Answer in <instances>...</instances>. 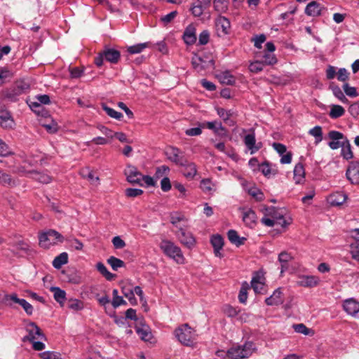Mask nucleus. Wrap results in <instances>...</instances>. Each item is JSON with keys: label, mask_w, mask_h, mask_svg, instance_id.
I'll list each match as a JSON object with an SVG mask.
<instances>
[{"label": "nucleus", "mask_w": 359, "mask_h": 359, "mask_svg": "<svg viewBox=\"0 0 359 359\" xmlns=\"http://www.w3.org/2000/svg\"><path fill=\"white\" fill-rule=\"evenodd\" d=\"M160 248L165 255L175 260L177 264H182L184 263V257L180 247L174 243L163 240L160 244Z\"/></svg>", "instance_id": "1"}, {"label": "nucleus", "mask_w": 359, "mask_h": 359, "mask_svg": "<svg viewBox=\"0 0 359 359\" xmlns=\"http://www.w3.org/2000/svg\"><path fill=\"white\" fill-rule=\"evenodd\" d=\"M262 212L265 216H269L274 219L276 224L281 226L283 228L287 227L292 223V218L290 217H285L282 211L276 208L275 207H267L264 205L261 209Z\"/></svg>", "instance_id": "2"}, {"label": "nucleus", "mask_w": 359, "mask_h": 359, "mask_svg": "<svg viewBox=\"0 0 359 359\" xmlns=\"http://www.w3.org/2000/svg\"><path fill=\"white\" fill-rule=\"evenodd\" d=\"M255 349L252 342H246L242 346H233L226 352V355L231 359H243L252 355Z\"/></svg>", "instance_id": "3"}, {"label": "nucleus", "mask_w": 359, "mask_h": 359, "mask_svg": "<svg viewBox=\"0 0 359 359\" xmlns=\"http://www.w3.org/2000/svg\"><path fill=\"white\" fill-rule=\"evenodd\" d=\"M175 334L178 341L185 346H191L195 339L194 330L187 323L177 328Z\"/></svg>", "instance_id": "4"}, {"label": "nucleus", "mask_w": 359, "mask_h": 359, "mask_svg": "<svg viewBox=\"0 0 359 359\" xmlns=\"http://www.w3.org/2000/svg\"><path fill=\"white\" fill-rule=\"evenodd\" d=\"M63 241V236L53 229H50L39 236V245L44 248H49L50 245L55 244L57 241L62 243Z\"/></svg>", "instance_id": "5"}, {"label": "nucleus", "mask_w": 359, "mask_h": 359, "mask_svg": "<svg viewBox=\"0 0 359 359\" xmlns=\"http://www.w3.org/2000/svg\"><path fill=\"white\" fill-rule=\"evenodd\" d=\"M176 235L180 243L188 248H191L195 245V238L185 227H180Z\"/></svg>", "instance_id": "6"}, {"label": "nucleus", "mask_w": 359, "mask_h": 359, "mask_svg": "<svg viewBox=\"0 0 359 359\" xmlns=\"http://www.w3.org/2000/svg\"><path fill=\"white\" fill-rule=\"evenodd\" d=\"M124 174L126 176L127 181L131 184H138L141 186V179L142 174L138 171L137 168L132 165H128L125 169Z\"/></svg>", "instance_id": "7"}, {"label": "nucleus", "mask_w": 359, "mask_h": 359, "mask_svg": "<svg viewBox=\"0 0 359 359\" xmlns=\"http://www.w3.org/2000/svg\"><path fill=\"white\" fill-rule=\"evenodd\" d=\"M344 311L353 318L359 317V302L354 298L345 299L342 304Z\"/></svg>", "instance_id": "8"}, {"label": "nucleus", "mask_w": 359, "mask_h": 359, "mask_svg": "<svg viewBox=\"0 0 359 359\" xmlns=\"http://www.w3.org/2000/svg\"><path fill=\"white\" fill-rule=\"evenodd\" d=\"M165 154L168 158L177 165H184L187 163V159L182 155V151L176 147L168 148Z\"/></svg>", "instance_id": "9"}, {"label": "nucleus", "mask_w": 359, "mask_h": 359, "mask_svg": "<svg viewBox=\"0 0 359 359\" xmlns=\"http://www.w3.org/2000/svg\"><path fill=\"white\" fill-rule=\"evenodd\" d=\"M26 330L28 332V335L23 338V341L28 340L32 342L39 338L45 339V336L41 329L34 323H28Z\"/></svg>", "instance_id": "10"}, {"label": "nucleus", "mask_w": 359, "mask_h": 359, "mask_svg": "<svg viewBox=\"0 0 359 359\" xmlns=\"http://www.w3.org/2000/svg\"><path fill=\"white\" fill-rule=\"evenodd\" d=\"M348 180L353 184H359V162L350 163L346 172Z\"/></svg>", "instance_id": "11"}, {"label": "nucleus", "mask_w": 359, "mask_h": 359, "mask_svg": "<svg viewBox=\"0 0 359 359\" xmlns=\"http://www.w3.org/2000/svg\"><path fill=\"white\" fill-rule=\"evenodd\" d=\"M328 137L330 139V142L328 143L330 149L335 150L339 149L343 143V140L346 139L343 133L336 131L331 130L328 133Z\"/></svg>", "instance_id": "12"}, {"label": "nucleus", "mask_w": 359, "mask_h": 359, "mask_svg": "<svg viewBox=\"0 0 359 359\" xmlns=\"http://www.w3.org/2000/svg\"><path fill=\"white\" fill-rule=\"evenodd\" d=\"M320 278L316 276H300L297 281V285L304 287H314L319 285Z\"/></svg>", "instance_id": "13"}, {"label": "nucleus", "mask_w": 359, "mask_h": 359, "mask_svg": "<svg viewBox=\"0 0 359 359\" xmlns=\"http://www.w3.org/2000/svg\"><path fill=\"white\" fill-rule=\"evenodd\" d=\"M183 39L187 45H193L196 43V28L194 24L188 25L183 34Z\"/></svg>", "instance_id": "14"}, {"label": "nucleus", "mask_w": 359, "mask_h": 359, "mask_svg": "<svg viewBox=\"0 0 359 359\" xmlns=\"http://www.w3.org/2000/svg\"><path fill=\"white\" fill-rule=\"evenodd\" d=\"M244 143L246 147L250 151V154H253L259 150L262 146L261 142L256 143L255 135L253 133L248 134L244 137Z\"/></svg>", "instance_id": "15"}, {"label": "nucleus", "mask_w": 359, "mask_h": 359, "mask_svg": "<svg viewBox=\"0 0 359 359\" xmlns=\"http://www.w3.org/2000/svg\"><path fill=\"white\" fill-rule=\"evenodd\" d=\"M15 123L11 113L3 108L0 109V126L4 128H12Z\"/></svg>", "instance_id": "16"}, {"label": "nucleus", "mask_w": 359, "mask_h": 359, "mask_svg": "<svg viewBox=\"0 0 359 359\" xmlns=\"http://www.w3.org/2000/svg\"><path fill=\"white\" fill-rule=\"evenodd\" d=\"M210 243L214 248V254L216 257L222 258L223 255L220 250L224 246V239L220 235H214L211 237Z\"/></svg>", "instance_id": "17"}, {"label": "nucleus", "mask_w": 359, "mask_h": 359, "mask_svg": "<svg viewBox=\"0 0 359 359\" xmlns=\"http://www.w3.org/2000/svg\"><path fill=\"white\" fill-rule=\"evenodd\" d=\"M348 196L342 191H336L330 194L328 197V201L332 205H341L347 199Z\"/></svg>", "instance_id": "18"}, {"label": "nucleus", "mask_w": 359, "mask_h": 359, "mask_svg": "<svg viewBox=\"0 0 359 359\" xmlns=\"http://www.w3.org/2000/svg\"><path fill=\"white\" fill-rule=\"evenodd\" d=\"M208 129L213 130V132L219 136L224 137L226 135V130L222 126L221 122L210 121L203 123Z\"/></svg>", "instance_id": "19"}, {"label": "nucleus", "mask_w": 359, "mask_h": 359, "mask_svg": "<svg viewBox=\"0 0 359 359\" xmlns=\"http://www.w3.org/2000/svg\"><path fill=\"white\" fill-rule=\"evenodd\" d=\"M323 7L316 1L309 3L305 9V13L309 16H318L321 14Z\"/></svg>", "instance_id": "20"}, {"label": "nucleus", "mask_w": 359, "mask_h": 359, "mask_svg": "<svg viewBox=\"0 0 359 359\" xmlns=\"http://www.w3.org/2000/svg\"><path fill=\"white\" fill-rule=\"evenodd\" d=\"M104 59L111 63H117L120 59L121 54L118 50L113 48H105L103 51Z\"/></svg>", "instance_id": "21"}, {"label": "nucleus", "mask_w": 359, "mask_h": 359, "mask_svg": "<svg viewBox=\"0 0 359 359\" xmlns=\"http://www.w3.org/2000/svg\"><path fill=\"white\" fill-rule=\"evenodd\" d=\"M136 332L140 338L144 341H151L153 338L150 328L145 325L136 327Z\"/></svg>", "instance_id": "22"}, {"label": "nucleus", "mask_w": 359, "mask_h": 359, "mask_svg": "<svg viewBox=\"0 0 359 359\" xmlns=\"http://www.w3.org/2000/svg\"><path fill=\"white\" fill-rule=\"evenodd\" d=\"M282 292L280 289L276 290L273 293L266 299L265 302L269 306H275L282 304Z\"/></svg>", "instance_id": "23"}, {"label": "nucleus", "mask_w": 359, "mask_h": 359, "mask_svg": "<svg viewBox=\"0 0 359 359\" xmlns=\"http://www.w3.org/2000/svg\"><path fill=\"white\" fill-rule=\"evenodd\" d=\"M216 27L218 32L227 34L230 28V22L225 17H219L216 21Z\"/></svg>", "instance_id": "24"}, {"label": "nucleus", "mask_w": 359, "mask_h": 359, "mask_svg": "<svg viewBox=\"0 0 359 359\" xmlns=\"http://www.w3.org/2000/svg\"><path fill=\"white\" fill-rule=\"evenodd\" d=\"M305 170L302 163H297L294 168V180L296 184H300L304 181Z\"/></svg>", "instance_id": "25"}, {"label": "nucleus", "mask_w": 359, "mask_h": 359, "mask_svg": "<svg viewBox=\"0 0 359 359\" xmlns=\"http://www.w3.org/2000/svg\"><path fill=\"white\" fill-rule=\"evenodd\" d=\"M227 236L229 241L238 247L243 245L245 241H246L245 237H240L235 230H229L227 233Z\"/></svg>", "instance_id": "26"}, {"label": "nucleus", "mask_w": 359, "mask_h": 359, "mask_svg": "<svg viewBox=\"0 0 359 359\" xmlns=\"http://www.w3.org/2000/svg\"><path fill=\"white\" fill-rule=\"evenodd\" d=\"M243 220L247 226L252 227L256 223V213L251 209L246 210L243 212Z\"/></svg>", "instance_id": "27"}, {"label": "nucleus", "mask_w": 359, "mask_h": 359, "mask_svg": "<svg viewBox=\"0 0 359 359\" xmlns=\"http://www.w3.org/2000/svg\"><path fill=\"white\" fill-rule=\"evenodd\" d=\"M0 184L11 187L16 185V182L9 174L0 170Z\"/></svg>", "instance_id": "28"}, {"label": "nucleus", "mask_w": 359, "mask_h": 359, "mask_svg": "<svg viewBox=\"0 0 359 359\" xmlns=\"http://www.w3.org/2000/svg\"><path fill=\"white\" fill-rule=\"evenodd\" d=\"M340 147H341V156L345 159L348 160L353 158V155L351 149V144L347 138L343 140V143Z\"/></svg>", "instance_id": "29"}, {"label": "nucleus", "mask_w": 359, "mask_h": 359, "mask_svg": "<svg viewBox=\"0 0 359 359\" xmlns=\"http://www.w3.org/2000/svg\"><path fill=\"white\" fill-rule=\"evenodd\" d=\"M262 278L259 276H256L252 278L251 281V286L255 293H262L264 287V283L262 280Z\"/></svg>", "instance_id": "30"}, {"label": "nucleus", "mask_w": 359, "mask_h": 359, "mask_svg": "<svg viewBox=\"0 0 359 359\" xmlns=\"http://www.w3.org/2000/svg\"><path fill=\"white\" fill-rule=\"evenodd\" d=\"M333 95L342 103H348V100L344 94L342 90L337 85L331 84L330 86Z\"/></svg>", "instance_id": "31"}, {"label": "nucleus", "mask_w": 359, "mask_h": 359, "mask_svg": "<svg viewBox=\"0 0 359 359\" xmlns=\"http://www.w3.org/2000/svg\"><path fill=\"white\" fill-rule=\"evenodd\" d=\"M68 262V255L67 252H62L58 256H57L54 260L53 261V266L59 269L62 267V265L67 264Z\"/></svg>", "instance_id": "32"}, {"label": "nucleus", "mask_w": 359, "mask_h": 359, "mask_svg": "<svg viewBox=\"0 0 359 359\" xmlns=\"http://www.w3.org/2000/svg\"><path fill=\"white\" fill-rule=\"evenodd\" d=\"M292 259V256L286 252H282L279 254L278 261L281 264L280 273H283L288 267V262Z\"/></svg>", "instance_id": "33"}, {"label": "nucleus", "mask_w": 359, "mask_h": 359, "mask_svg": "<svg viewBox=\"0 0 359 359\" xmlns=\"http://www.w3.org/2000/svg\"><path fill=\"white\" fill-rule=\"evenodd\" d=\"M187 221L184 216L180 213H174L170 215V222L176 227L180 229V227H186V225H180L181 222H185Z\"/></svg>", "instance_id": "34"}, {"label": "nucleus", "mask_w": 359, "mask_h": 359, "mask_svg": "<svg viewBox=\"0 0 359 359\" xmlns=\"http://www.w3.org/2000/svg\"><path fill=\"white\" fill-rule=\"evenodd\" d=\"M184 169V175L187 178H193L197 172L196 166L193 163H185Z\"/></svg>", "instance_id": "35"}, {"label": "nucleus", "mask_w": 359, "mask_h": 359, "mask_svg": "<svg viewBox=\"0 0 359 359\" xmlns=\"http://www.w3.org/2000/svg\"><path fill=\"white\" fill-rule=\"evenodd\" d=\"M345 114V109L340 105L333 104L329 113V116L332 118H337L342 116Z\"/></svg>", "instance_id": "36"}, {"label": "nucleus", "mask_w": 359, "mask_h": 359, "mask_svg": "<svg viewBox=\"0 0 359 359\" xmlns=\"http://www.w3.org/2000/svg\"><path fill=\"white\" fill-rule=\"evenodd\" d=\"M50 290L52 292H53V293H54L55 299L60 304H62L66 299L65 291L63 290H61L60 288H59L57 287H51Z\"/></svg>", "instance_id": "37"}, {"label": "nucleus", "mask_w": 359, "mask_h": 359, "mask_svg": "<svg viewBox=\"0 0 359 359\" xmlns=\"http://www.w3.org/2000/svg\"><path fill=\"white\" fill-rule=\"evenodd\" d=\"M259 170L266 177H269L271 175H276L278 173L276 169L271 168L269 163L264 162L259 165Z\"/></svg>", "instance_id": "38"}, {"label": "nucleus", "mask_w": 359, "mask_h": 359, "mask_svg": "<svg viewBox=\"0 0 359 359\" xmlns=\"http://www.w3.org/2000/svg\"><path fill=\"white\" fill-rule=\"evenodd\" d=\"M96 269L108 280H113L116 276L114 274L109 272L104 264L102 262H98L96 264Z\"/></svg>", "instance_id": "39"}, {"label": "nucleus", "mask_w": 359, "mask_h": 359, "mask_svg": "<svg viewBox=\"0 0 359 359\" xmlns=\"http://www.w3.org/2000/svg\"><path fill=\"white\" fill-rule=\"evenodd\" d=\"M22 299H23L18 298L17 294L15 293L6 294L4 297L5 304L9 306H13V303L20 305L21 301H22Z\"/></svg>", "instance_id": "40"}, {"label": "nucleus", "mask_w": 359, "mask_h": 359, "mask_svg": "<svg viewBox=\"0 0 359 359\" xmlns=\"http://www.w3.org/2000/svg\"><path fill=\"white\" fill-rule=\"evenodd\" d=\"M107 263L111 266L113 270L117 271L119 268L125 266V263L120 259L114 256L110 257L107 259Z\"/></svg>", "instance_id": "41"}, {"label": "nucleus", "mask_w": 359, "mask_h": 359, "mask_svg": "<svg viewBox=\"0 0 359 359\" xmlns=\"http://www.w3.org/2000/svg\"><path fill=\"white\" fill-rule=\"evenodd\" d=\"M149 45H150V43H149V42L135 44L134 46H129L128 48V52L130 53V54L140 53L144 49L149 47Z\"/></svg>", "instance_id": "42"}, {"label": "nucleus", "mask_w": 359, "mask_h": 359, "mask_svg": "<svg viewBox=\"0 0 359 359\" xmlns=\"http://www.w3.org/2000/svg\"><path fill=\"white\" fill-rule=\"evenodd\" d=\"M220 81L226 85H233L234 84L236 80L232 74H231L229 72H224L220 74L219 75Z\"/></svg>", "instance_id": "43"}, {"label": "nucleus", "mask_w": 359, "mask_h": 359, "mask_svg": "<svg viewBox=\"0 0 359 359\" xmlns=\"http://www.w3.org/2000/svg\"><path fill=\"white\" fill-rule=\"evenodd\" d=\"M309 133L316 138V144H318L323 140V132L320 126H315L311 129Z\"/></svg>", "instance_id": "44"}, {"label": "nucleus", "mask_w": 359, "mask_h": 359, "mask_svg": "<svg viewBox=\"0 0 359 359\" xmlns=\"http://www.w3.org/2000/svg\"><path fill=\"white\" fill-rule=\"evenodd\" d=\"M102 107L104 111L107 113V114L111 118L119 120L123 116L121 113L118 112L114 109L107 107L104 104H103Z\"/></svg>", "instance_id": "45"}, {"label": "nucleus", "mask_w": 359, "mask_h": 359, "mask_svg": "<svg viewBox=\"0 0 359 359\" xmlns=\"http://www.w3.org/2000/svg\"><path fill=\"white\" fill-rule=\"evenodd\" d=\"M228 1L229 0H214L213 4L215 9L218 12H225L227 9Z\"/></svg>", "instance_id": "46"}, {"label": "nucleus", "mask_w": 359, "mask_h": 359, "mask_svg": "<svg viewBox=\"0 0 359 359\" xmlns=\"http://www.w3.org/2000/svg\"><path fill=\"white\" fill-rule=\"evenodd\" d=\"M342 88L345 94L348 97H355L358 95L356 88L355 87L351 86L348 83H344Z\"/></svg>", "instance_id": "47"}, {"label": "nucleus", "mask_w": 359, "mask_h": 359, "mask_svg": "<svg viewBox=\"0 0 359 359\" xmlns=\"http://www.w3.org/2000/svg\"><path fill=\"white\" fill-rule=\"evenodd\" d=\"M33 177L35 180L43 184H48L52 180L51 177L45 173L35 172Z\"/></svg>", "instance_id": "48"}, {"label": "nucleus", "mask_w": 359, "mask_h": 359, "mask_svg": "<svg viewBox=\"0 0 359 359\" xmlns=\"http://www.w3.org/2000/svg\"><path fill=\"white\" fill-rule=\"evenodd\" d=\"M264 66V62H262V61L256 60L250 64L249 69L251 72L256 74L262 71Z\"/></svg>", "instance_id": "49"}, {"label": "nucleus", "mask_w": 359, "mask_h": 359, "mask_svg": "<svg viewBox=\"0 0 359 359\" xmlns=\"http://www.w3.org/2000/svg\"><path fill=\"white\" fill-rule=\"evenodd\" d=\"M205 62L200 57H195L192 59V65L197 71L203 69L206 65Z\"/></svg>", "instance_id": "50"}, {"label": "nucleus", "mask_w": 359, "mask_h": 359, "mask_svg": "<svg viewBox=\"0 0 359 359\" xmlns=\"http://www.w3.org/2000/svg\"><path fill=\"white\" fill-rule=\"evenodd\" d=\"M97 128L109 140H111L114 137V132L104 126L99 125Z\"/></svg>", "instance_id": "51"}, {"label": "nucleus", "mask_w": 359, "mask_h": 359, "mask_svg": "<svg viewBox=\"0 0 359 359\" xmlns=\"http://www.w3.org/2000/svg\"><path fill=\"white\" fill-rule=\"evenodd\" d=\"M18 251L28 253L30 251V246L25 241H20L13 245Z\"/></svg>", "instance_id": "52"}, {"label": "nucleus", "mask_w": 359, "mask_h": 359, "mask_svg": "<svg viewBox=\"0 0 359 359\" xmlns=\"http://www.w3.org/2000/svg\"><path fill=\"white\" fill-rule=\"evenodd\" d=\"M217 114L219 116L220 118L223 119V121H227L229 120V118H231L233 115V112L231 110H226L223 108H218L217 109Z\"/></svg>", "instance_id": "53"}, {"label": "nucleus", "mask_w": 359, "mask_h": 359, "mask_svg": "<svg viewBox=\"0 0 359 359\" xmlns=\"http://www.w3.org/2000/svg\"><path fill=\"white\" fill-rule=\"evenodd\" d=\"M248 193L250 196L254 197L257 201H262L264 199L263 193L257 188H251L249 189Z\"/></svg>", "instance_id": "54"}, {"label": "nucleus", "mask_w": 359, "mask_h": 359, "mask_svg": "<svg viewBox=\"0 0 359 359\" xmlns=\"http://www.w3.org/2000/svg\"><path fill=\"white\" fill-rule=\"evenodd\" d=\"M126 195L129 198H135L143 194V191L140 189L128 188L125 191Z\"/></svg>", "instance_id": "55"}, {"label": "nucleus", "mask_w": 359, "mask_h": 359, "mask_svg": "<svg viewBox=\"0 0 359 359\" xmlns=\"http://www.w3.org/2000/svg\"><path fill=\"white\" fill-rule=\"evenodd\" d=\"M110 140L104 137H94L90 142H87L86 145L89 146L90 142H93L97 145H104L110 142Z\"/></svg>", "instance_id": "56"}, {"label": "nucleus", "mask_w": 359, "mask_h": 359, "mask_svg": "<svg viewBox=\"0 0 359 359\" xmlns=\"http://www.w3.org/2000/svg\"><path fill=\"white\" fill-rule=\"evenodd\" d=\"M86 171L83 170L81 172V175L84 178H86L92 184H94L95 182L98 183L99 182V177L97 176H95L93 171H87L86 173H85Z\"/></svg>", "instance_id": "57"}, {"label": "nucleus", "mask_w": 359, "mask_h": 359, "mask_svg": "<svg viewBox=\"0 0 359 359\" xmlns=\"http://www.w3.org/2000/svg\"><path fill=\"white\" fill-rule=\"evenodd\" d=\"M68 307L75 311L81 310L83 308V302L78 299H72L68 304Z\"/></svg>", "instance_id": "58"}, {"label": "nucleus", "mask_w": 359, "mask_h": 359, "mask_svg": "<svg viewBox=\"0 0 359 359\" xmlns=\"http://www.w3.org/2000/svg\"><path fill=\"white\" fill-rule=\"evenodd\" d=\"M224 313L229 317H235L238 315V311L237 309L230 305H226L223 309Z\"/></svg>", "instance_id": "59"}, {"label": "nucleus", "mask_w": 359, "mask_h": 359, "mask_svg": "<svg viewBox=\"0 0 359 359\" xmlns=\"http://www.w3.org/2000/svg\"><path fill=\"white\" fill-rule=\"evenodd\" d=\"M210 39V33L208 30H203L198 37V43L200 45H205L208 43Z\"/></svg>", "instance_id": "60"}, {"label": "nucleus", "mask_w": 359, "mask_h": 359, "mask_svg": "<svg viewBox=\"0 0 359 359\" xmlns=\"http://www.w3.org/2000/svg\"><path fill=\"white\" fill-rule=\"evenodd\" d=\"M213 184L208 179L203 180L201 182V188L205 192H210L212 190Z\"/></svg>", "instance_id": "61"}, {"label": "nucleus", "mask_w": 359, "mask_h": 359, "mask_svg": "<svg viewBox=\"0 0 359 359\" xmlns=\"http://www.w3.org/2000/svg\"><path fill=\"white\" fill-rule=\"evenodd\" d=\"M294 330L297 333L304 334L305 335H308L310 333V329H309L306 325L304 324H297L294 325L293 326Z\"/></svg>", "instance_id": "62"}, {"label": "nucleus", "mask_w": 359, "mask_h": 359, "mask_svg": "<svg viewBox=\"0 0 359 359\" xmlns=\"http://www.w3.org/2000/svg\"><path fill=\"white\" fill-rule=\"evenodd\" d=\"M42 359H60V354L56 352L46 351L40 354Z\"/></svg>", "instance_id": "63"}, {"label": "nucleus", "mask_w": 359, "mask_h": 359, "mask_svg": "<svg viewBox=\"0 0 359 359\" xmlns=\"http://www.w3.org/2000/svg\"><path fill=\"white\" fill-rule=\"evenodd\" d=\"M351 254L353 259L359 261V243L351 245Z\"/></svg>", "instance_id": "64"}]
</instances>
